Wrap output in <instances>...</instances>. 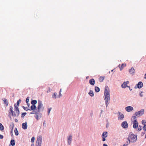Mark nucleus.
<instances>
[{"mask_svg":"<svg viewBox=\"0 0 146 146\" xmlns=\"http://www.w3.org/2000/svg\"><path fill=\"white\" fill-rule=\"evenodd\" d=\"M105 90L104 92V98L106 106L107 107L109 104L108 101L110 100V91L108 86H106L105 88Z\"/></svg>","mask_w":146,"mask_h":146,"instance_id":"f257e3e1","label":"nucleus"},{"mask_svg":"<svg viewBox=\"0 0 146 146\" xmlns=\"http://www.w3.org/2000/svg\"><path fill=\"white\" fill-rule=\"evenodd\" d=\"M62 96V95L60 93H59V97L60 98V97Z\"/></svg>","mask_w":146,"mask_h":146,"instance_id":"603ef678","label":"nucleus"},{"mask_svg":"<svg viewBox=\"0 0 146 146\" xmlns=\"http://www.w3.org/2000/svg\"><path fill=\"white\" fill-rule=\"evenodd\" d=\"M14 106L15 107L14 110L16 112V113L17 116L16 117H18L20 114V111L19 110V108L17 106L16 104H14Z\"/></svg>","mask_w":146,"mask_h":146,"instance_id":"0eeeda50","label":"nucleus"},{"mask_svg":"<svg viewBox=\"0 0 146 146\" xmlns=\"http://www.w3.org/2000/svg\"><path fill=\"white\" fill-rule=\"evenodd\" d=\"M2 100L3 101L4 103L7 106L8 104L7 100L5 98H4Z\"/></svg>","mask_w":146,"mask_h":146,"instance_id":"4be33fe9","label":"nucleus"},{"mask_svg":"<svg viewBox=\"0 0 146 146\" xmlns=\"http://www.w3.org/2000/svg\"><path fill=\"white\" fill-rule=\"evenodd\" d=\"M61 91H62V89H61L60 90V91H59V93H61Z\"/></svg>","mask_w":146,"mask_h":146,"instance_id":"e2e57ef3","label":"nucleus"},{"mask_svg":"<svg viewBox=\"0 0 146 146\" xmlns=\"http://www.w3.org/2000/svg\"><path fill=\"white\" fill-rule=\"evenodd\" d=\"M95 90L96 92H98L100 90V88L98 86H95Z\"/></svg>","mask_w":146,"mask_h":146,"instance_id":"5701e85b","label":"nucleus"},{"mask_svg":"<svg viewBox=\"0 0 146 146\" xmlns=\"http://www.w3.org/2000/svg\"><path fill=\"white\" fill-rule=\"evenodd\" d=\"M89 82L90 85L94 86L95 83V81L94 79L92 78L89 80Z\"/></svg>","mask_w":146,"mask_h":146,"instance_id":"f3484780","label":"nucleus"},{"mask_svg":"<svg viewBox=\"0 0 146 146\" xmlns=\"http://www.w3.org/2000/svg\"><path fill=\"white\" fill-rule=\"evenodd\" d=\"M142 126L140 125H139L138 127L137 128V131H141L142 129Z\"/></svg>","mask_w":146,"mask_h":146,"instance_id":"bb28decb","label":"nucleus"},{"mask_svg":"<svg viewBox=\"0 0 146 146\" xmlns=\"http://www.w3.org/2000/svg\"><path fill=\"white\" fill-rule=\"evenodd\" d=\"M135 70L134 68L133 67H132L129 70V73L132 75H133L135 74Z\"/></svg>","mask_w":146,"mask_h":146,"instance_id":"2eb2a0df","label":"nucleus"},{"mask_svg":"<svg viewBox=\"0 0 146 146\" xmlns=\"http://www.w3.org/2000/svg\"><path fill=\"white\" fill-rule=\"evenodd\" d=\"M128 138L131 141V142L135 143L137 139V135H135L132 133H130L129 134Z\"/></svg>","mask_w":146,"mask_h":146,"instance_id":"f03ea898","label":"nucleus"},{"mask_svg":"<svg viewBox=\"0 0 146 146\" xmlns=\"http://www.w3.org/2000/svg\"><path fill=\"white\" fill-rule=\"evenodd\" d=\"M3 138V135L0 134V139H2Z\"/></svg>","mask_w":146,"mask_h":146,"instance_id":"09e8293b","label":"nucleus"},{"mask_svg":"<svg viewBox=\"0 0 146 146\" xmlns=\"http://www.w3.org/2000/svg\"><path fill=\"white\" fill-rule=\"evenodd\" d=\"M123 146H128L127 145L124 144L123 145Z\"/></svg>","mask_w":146,"mask_h":146,"instance_id":"680f3d73","label":"nucleus"},{"mask_svg":"<svg viewBox=\"0 0 146 146\" xmlns=\"http://www.w3.org/2000/svg\"><path fill=\"white\" fill-rule=\"evenodd\" d=\"M14 131H15V135H18L19 134V133H18V131L17 130L16 128H15V130H14Z\"/></svg>","mask_w":146,"mask_h":146,"instance_id":"c756f323","label":"nucleus"},{"mask_svg":"<svg viewBox=\"0 0 146 146\" xmlns=\"http://www.w3.org/2000/svg\"><path fill=\"white\" fill-rule=\"evenodd\" d=\"M144 123H146V121H145H145H144Z\"/></svg>","mask_w":146,"mask_h":146,"instance_id":"774afa93","label":"nucleus"},{"mask_svg":"<svg viewBox=\"0 0 146 146\" xmlns=\"http://www.w3.org/2000/svg\"><path fill=\"white\" fill-rule=\"evenodd\" d=\"M4 129V127L3 126L1 123H0V130L2 131Z\"/></svg>","mask_w":146,"mask_h":146,"instance_id":"c85d7f7f","label":"nucleus"},{"mask_svg":"<svg viewBox=\"0 0 146 146\" xmlns=\"http://www.w3.org/2000/svg\"><path fill=\"white\" fill-rule=\"evenodd\" d=\"M138 123L136 119L133 122V127L134 129L137 128L138 126Z\"/></svg>","mask_w":146,"mask_h":146,"instance_id":"f8f14e48","label":"nucleus"},{"mask_svg":"<svg viewBox=\"0 0 146 146\" xmlns=\"http://www.w3.org/2000/svg\"><path fill=\"white\" fill-rule=\"evenodd\" d=\"M57 94L56 93H54L52 95V98L54 99H56V98Z\"/></svg>","mask_w":146,"mask_h":146,"instance_id":"cd10ccee","label":"nucleus"},{"mask_svg":"<svg viewBox=\"0 0 146 146\" xmlns=\"http://www.w3.org/2000/svg\"><path fill=\"white\" fill-rule=\"evenodd\" d=\"M38 106L37 107V112L42 111H44V108L43 107V105L42 102L39 100L38 101Z\"/></svg>","mask_w":146,"mask_h":146,"instance_id":"7ed1b4c3","label":"nucleus"},{"mask_svg":"<svg viewBox=\"0 0 146 146\" xmlns=\"http://www.w3.org/2000/svg\"><path fill=\"white\" fill-rule=\"evenodd\" d=\"M108 121L107 123V124H106V127H108Z\"/></svg>","mask_w":146,"mask_h":146,"instance_id":"6e6d98bb","label":"nucleus"},{"mask_svg":"<svg viewBox=\"0 0 146 146\" xmlns=\"http://www.w3.org/2000/svg\"><path fill=\"white\" fill-rule=\"evenodd\" d=\"M23 108L24 110L27 111L28 110H31L30 109L28 108H26L24 106L23 107Z\"/></svg>","mask_w":146,"mask_h":146,"instance_id":"e433bc0d","label":"nucleus"},{"mask_svg":"<svg viewBox=\"0 0 146 146\" xmlns=\"http://www.w3.org/2000/svg\"><path fill=\"white\" fill-rule=\"evenodd\" d=\"M102 112H103V110H101V113H102Z\"/></svg>","mask_w":146,"mask_h":146,"instance_id":"0e129e2a","label":"nucleus"},{"mask_svg":"<svg viewBox=\"0 0 146 146\" xmlns=\"http://www.w3.org/2000/svg\"><path fill=\"white\" fill-rule=\"evenodd\" d=\"M136 116L135 115V116H133L132 117V119H135H135H136Z\"/></svg>","mask_w":146,"mask_h":146,"instance_id":"37998d69","label":"nucleus"},{"mask_svg":"<svg viewBox=\"0 0 146 146\" xmlns=\"http://www.w3.org/2000/svg\"><path fill=\"white\" fill-rule=\"evenodd\" d=\"M121 127L123 128L126 129L128 127V124L126 121L123 122L121 124Z\"/></svg>","mask_w":146,"mask_h":146,"instance_id":"9d476101","label":"nucleus"},{"mask_svg":"<svg viewBox=\"0 0 146 146\" xmlns=\"http://www.w3.org/2000/svg\"><path fill=\"white\" fill-rule=\"evenodd\" d=\"M31 146H34V145L33 143H32L31 145Z\"/></svg>","mask_w":146,"mask_h":146,"instance_id":"052dcab7","label":"nucleus"},{"mask_svg":"<svg viewBox=\"0 0 146 146\" xmlns=\"http://www.w3.org/2000/svg\"><path fill=\"white\" fill-rule=\"evenodd\" d=\"M72 135H69L67 137V140L68 144L69 145L71 144L72 141Z\"/></svg>","mask_w":146,"mask_h":146,"instance_id":"ddd939ff","label":"nucleus"},{"mask_svg":"<svg viewBox=\"0 0 146 146\" xmlns=\"http://www.w3.org/2000/svg\"><path fill=\"white\" fill-rule=\"evenodd\" d=\"M143 85V83L141 82L140 81L139 82L138 84H136L134 88L135 89L137 88L140 89L142 87Z\"/></svg>","mask_w":146,"mask_h":146,"instance_id":"1a4fd4ad","label":"nucleus"},{"mask_svg":"<svg viewBox=\"0 0 146 146\" xmlns=\"http://www.w3.org/2000/svg\"><path fill=\"white\" fill-rule=\"evenodd\" d=\"M29 98H30L29 96L27 97V98L26 100V102L27 103H29Z\"/></svg>","mask_w":146,"mask_h":146,"instance_id":"4c0bfd02","label":"nucleus"},{"mask_svg":"<svg viewBox=\"0 0 146 146\" xmlns=\"http://www.w3.org/2000/svg\"><path fill=\"white\" fill-rule=\"evenodd\" d=\"M105 77L101 76L99 78V81L100 82H102L104 79Z\"/></svg>","mask_w":146,"mask_h":146,"instance_id":"a878e982","label":"nucleus"},{"mask_svg":"<svg viewBox=\"0 0 146 146\" xmlns=\"http://www.w3.org/2000/svg\"><path fill=\"white\" fill-rule=\"evenodd\" d=\"M26 114L27 113L26 112L22 113L21 115V117L22 118H23Z\"/></svg>","mask_w":146,"mask_h":146,"instance_id":"473e14b6","label":"nucleus"},{"mask_svg":"<svg viewBox=\"0 0 146 146\" xmlns=\"http://www.w3.org/2000/svg\"><path fill=\"white\" fill-rule=\"evenodd\" d=\"M36 106L35 105H32L31 106V110H37V109H36Z\"/></svg>","mask_w":146,"mask_h":146,"instance_id":"6ab92c4d","label":"nucleus"},{"mask_svg":"<svg viewBox=\"0 0 146 146\" xmlns=\"http://www.w3.org/2000/svg\"><path fill=\"white\" fill-rule=\"evenodd\" d=\"M14 127V124L13 123H12V124H10V128H11L12 129V131L13 130V129Z\"/></svg>","mask_w":146,"mask_h":146,"instance_id":"2f4dec72","label":"nucleus"},{"mask_svg":"<svg viewBox=\"0 0 146 146\" xmlns=\"http://www.w3.org/2000/svg\"><path fill=\"white\" fill-rule=\"evenodd\" d=\"M103 146H108L106 144H104L103 145Z\"/></svg>","mask_w":146,"mask_h":146,"instance_id":"5fc2aeb1","label":"nucleus"},{"mask_svg":"<svg viewBox=\"0 0 146 146\" xmlns=\"http://www.w3.org/2000/svg\"><path fill=\"white\" fill-rule=\"evenodd\" d=\"M128 88H129V90H130V91H131L132 90V89H130V87L129 86V87H128Z\"/></svg>","mask_w":146,"mask_h":146,"instance_id":"bf43d9fd","label":"nucleus"},{"mask_svg":"<svg viewBox=\"0 0 146 146\" xmlns=\"http://www.w3.org/2000/svg\"><path fill=\"white\" fill-rule=\"evenodd\" d=\"M37 114L38 116V117H39V118H40L41 117V113L40 112H38L37 110Z\"/></svg>","mask_w":146,"mask_h":146,"instance_id":"72a5a7b5","label":"nucleus"},{"mask_svg":"<svg viewBox=\"0 0 146 146\" xmlns=\"http://www.w3.org/2000/svg\"><path fill=\"white\" fill-rule=\"evenodd\" d=\"M35 117L36 118L37 120H38L40 118H39V117H38V116L37 114V112H35Z\"/></svg>","mask_w":146,"mask_h":146,"instance_id":"7c9ffc66","label":"nucleus"},{"mask_svg":"<svg viewBox=\"0 0 146 146\" xmlns=\"http://www.w3.org/2000/svg\"><path fill=\"white\" fill-rule=\"evenodd\" d=\"M27 105H28V106L29 107L30 106V104L28 103H27Z\"/></svg>","mask_w":146,"mask_h":146,"instance_id":"13d9d810","label":"nucleus"},{"mask_svg":"<svg viewBox=\"0 0 146 146\" xmlns=\"http://www.w3.org/2000/svg\"><path fill=\"white\" fill-rule=\"evenodd\" d=\"M22 128L24 129H27V122L26 121L24 123H23L22 124Z\"/></svg>","mask_w":146,"mask_h":146,"instance_id":"dca6fc26","label":"nucleus"},{"mask_svg":"<svg viewBox=\"0 0 146 146\" xmlns=\"http://www.w3.org/2000/svg\"><path fill=\"white\" fill-rule=\"evenodd\" d=\"M117 117L119 120H122L124 117V115L123 114H121V113L119 111L117 112Z\"/></svg>","mask_w":146,"mask_h":146,"instance_id":"6e6552de","label":"nucleus"},{"mask_svg":"<svg viewBox=\"0 0 146 146\" xmlns=\"http://www.w3.org/2000/svg\"><path fill=\"white\" fill-rule=\"evenodd\" d=\"M144 113V110L143 109H141L140 111L135 112V115L137 117H138L142 115Z\"/></svg>","mask_w":146,"mask_h":146,"instance_id":"39448f33","label":"nucleus"},{"mask_svg":"<svg viewBox=\"0 0 146 146\" xmlns=\"http://www.w3.org/2000/svg\"><path fill=\"white\" fill-rule=\"evenodd\" d=\"M35 139V138L34 137H33L31 138V142L33 143L34 142Z\"/></svg>","mask_w":146,"mask_h":146,"instance_id":"79ce46f5","label":"nucleus"},{"mask_svg":"<svg viewBox=\"0 0 146 146\" xmlns=\"http://www.w3.org/2000/svg\"><path fill=\"white\" fill-rule=\"evenodd\" d=\"M125 109L127 111L129 112L133 110V108L131 106H128L125 108Z\"/></svg>","mask_w":146,"mask_h":146,"instance_id":"4468645a","label":"nucleus"},{"mask_svg":"<svg viewBox=\"0 0 146 146\" xmlns=\"http://www.w3.org/2000/svg\"><path fill=\"white\" fill-rule=\"evenodd\" d=\"M37 110L35 111H33L30 113V114H35L36 112H37Z\"/></svg>","mask_w":146,"mask_h":146,"instance_id":"c03bdc74","label":"nucleus"},{"mask_svg":"<svg viewBox=\"0 0 146 146\" xmlns=\"http://www.w3.org/2000/svg\"><path fill=\"white\" fill-rule=\"evenodd\" d=\"M127 140H128L126 142V145H127L129 144L130 142H131V141L128 138H127Z\"/></svg>","mask_w":146,"mask_h":146,"instance_id":"f704fd0d","label":"nucleus"},{"mask_svg":"<svg viewBox=\"0 0 146 146\" xmlns=\"http://www.w3.org/2000/svg\"><path fill=\"white\" fill-rule=\"evenodd\" d=\"M42 140V137L39 135L37 137L36 143V146H41Z\"/></svg>","mask_w":146,"mask_h":146,"instance_id":"20e7f679","label":"nucleus"},{"mask_svg":"<svg viewBox=\"0 0 146 146\" xmlns=\"http://www.w3.org/2000/svg\"><path fill=\"white\" fill-rule=\"evenodd\" d=\"M124 64H122L121 65L120 67H119L120 69V70H122L123 69V67Z\"/></svg>","mask_w":146,"mask_h":146,"instance_id":"ea45409f","label":"nucleus"},{"mask_svg":"<svg viewBox=\"0 0 146 146\" xmlns=\"http://www.w3.org/2000/svg\"><path fill=\"white\" fill-rule=\"evenodd\" d=\"M15 145V141L14 139H11L10 141V144L9 146L11 145L12 146H14Z\"/></svg>","mask_w":146,"mask_h":146,"instance_id":"a211bd4d","label":"nucleus"},{"mask_svg":"<svg viewBox=\"0 0 146 146\" xmlns=\"http://www.w3.org/2000/svg\"><path fill=\"white\" fill-rule=\"evenodd\" d=\"M89 94L91 97L94 96V94L92 90H90L88 93Z\"/></svg>","mask_w":146,"mask_h":146,"instance_id":"b1692460","label":"nucleus"},{"mask_svg":"<svg viewBox=\"0 0 146 146\" xmlns=\"http://www.w3.org/2000/svg\"><path fill=\"white\" fill-rule=\"evenodd\" d=\"M93 115V112L92 111L90 113V115L91 117H92Z\"/></svg>","mask_w":146,"mask_h":146,"instance_id":"de8ad7c7","label":"nucleus"},{"mask_svg":"<svg viewBox=\"0 0 146 146\" xmlns=\"http://www.w3.org/2000/svg\"><path fill=\"white\" fill-rule=\"evenodd\" d=\"M108 136L107 132L106 131H105L104 132L102 136V137H106Z\"/></svg>","mask_w":146,"mask_h":146,"instance_id":"412c9836","label":"nucleus"},{"mask_svg":"<svg viewBox=\"0 0 146 146\" xmlns=\"http://www.w3.org/2000/svg\"><path fill=\"white\" fill-rule=\"evenodd\" d=\"M50 92V88H48V90L47 91V92L48 93Z\"/></svg>","mask_w":146,"mask_h":146,"instance_id":"49530a36","label":"nucleus"},{"mask_svg":"<svg viewBox=\"0 0 146 146\" xmlns=\"http://www.w3.org/2000/svg\"><path fill=\"white\" fill-rule=\"evenodd\" d=\"M51 109H52V108H50L48 109V115H49L50 111H51Z\"/></svg>","mask_w":146,"mask_h":146,"instance_id":"a19ab883","label":"nucleus"},{"mask_svg":"<svg viewBox=\"0 0 146 146\" xmlns=\"http://www.w3.org/2000/svg\"><path fill=\"white\" fill-rule=\"evenodd\" d=\"M37 101L36 100H33L31 101V104L33 105H35L36 104Z\"/></svg>","mask_w":146,"mask_h":146,"instance_id":"393cba45","label":"nucleus"},{"mask_svg":"<svg viewBox=\"0 0 146 146\" xmlns=\"http://www.w3.org/2000/svg\"><path fill=\"white\" fill-rule=\"evenodd\" d=\"M46 124L45 123V122L44 121L43 123V126H44V127H45L46 126Z\"/></svg>","mask_w":146,"mask_h":146,"instance_id":"8fccbe9b","label":"nucleus"},{"mask_svg":"<svg viewBox=\"0 0 146 146\" xmlns=\"http://www.w3.org/2000/svg\"><path fill=\"white\" fill-rule=\"evenodd\" d=\"M21 99H19L17 102V105L18 106H19V103L20 102H21Z\"/></svg>","mask_w":146,"mask_h":146,"instance_id":"58836bf2","label":"nucleus"},{"mask_svg":"<svg viewBox=\"0 0 146 146\" xmlns=\"http://www.w3.org/2000/svg\"><path fill=\"white\" fill-rule=\"evenodd\" d=\"M13 108L12 106H10L9 107V113L10 114H11L12 116L14 117H15L17 116V115L16 113L13 110Z\"/></svg>","mask_w":146,"mask_h":146,"instance_id":"423d86ee","label":"nucleus"},{"mask_svg":"<svg viewBox=\"0 0 146 146\" xmlns=\"http://www.w3.org/2000/svg\"><path fill=\"white\" fill-rule=\"evenodd\" d=\"M144 120H142V124L144 125V126L143 127V129L145 131H146V124H145L144 123Z\"/></svg>","mask_w":146,"mask_h":146,"instance_id":"aec40b11","label":"nucleus"},{"mask_svg":"<svg viewBox=\"0 0 146 146\" xmlns=\"http://www.w3.org/2000/svg\"><path fill=\"white\" fill-rule=\"evenodd\" d=\"M145 138H146V134H145Z\"/></svg>","mask_w":146,"mask_h":146,"instance_id":"69168bd1","label":"nucleus"},{"mask_svg":"<svg viewBox=\"0 0 146 146\" xmlns=\"http://www.w3.org/2000/svg\"><path fill=\"white\" fill-rule=\"evenodd\" d=\"M113 70H111V72H113Z\"/></svg>","mask_w":146,"mask_h":146,"instance_id":"338daca9","label":"nucleus"},{"mask_svg":"<svg viewBox=\"0 0 146 146\" xmlns=\"http://www.w3.org/2000/svg\"><path fill=\"white\" fill-rule=\"evenodd\" d=\"M15 122H17L18 121V120L17 119H15Z\"/></svg>","mask_w":146,"mask_h":146,"instance_id":"864d4df0","label":"nucleus"},{"mask_svg":"<svg viewBox=\"0 0 146 146\" xmlns=\"http://www.w3.org/2000/svg\"><path fill=\"white\" fill-rule=\"evenodd\" d=\"M143 92L142 91H140V93H139V94L140 97H142L143 96Z\"/></svg>","mask_w":146,"mask_h":146,"instance_id":"c9c22d12","label":"nucleus"},{"mask_svg":"<svg viewBox=\"0 0 146 146\" xmlns=\"http://www.w3.org/2000/svg\"><path fill=\"white\" fill-rule=\"evenodd\" d=\"M145 77H144V78L145 79H146V74H145Z\"/></svg>","mask_w":146,"mask_h":146,"instance_id":"4d7b16f0","label":"nucleus"},{"mask_svg":"<svg viewBox=\"0 0 146 146\" xmlns=\"http://www.w3.org/2000/svg\"><path fill=\"white\" fill-rule=\"evenodd\" d=\"M129 83V81H127L126 82H123L122 84L121 85V87L123 88H125L126 87H129V86L127 85V84H128Z\"/></svg>","mask_w":146,"mask_h":146,"instance_id":"9b49d317","label":"nucleus"},{"mask_svg":"<svg viewBox=\"0 0 146 146\" xmlns=\"http://www.w3.org/2000/svg\"><path fill=\"white\" fill-rule=\"evenodd\" d=\"M102 141H106V139L105 137H102Z\"/></svg>","mask_w":146,"mask_h":146,"instance_id":"a18cd8bd","label":"nucleus"},{"mask_svg":"<svg viewBox=\"0 0 146 146\" xmlns=\"http://www.w3.org/2000/svg\"><path fill=\"white\" fill-rule=\"evenodd\" d=\"M145 131H144L143 132H142L141 133V135H144L145 134Z\"/></svg>","mask_w":146,"mask_h":146,"instance_id":"3c124183","label":"nucleus"}]
</instances>
